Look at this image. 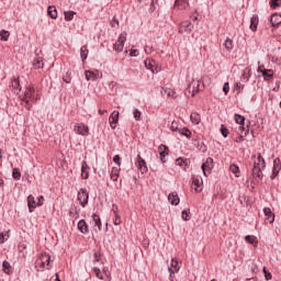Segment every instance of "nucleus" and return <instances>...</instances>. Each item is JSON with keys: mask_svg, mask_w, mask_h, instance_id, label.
<instances>
[{"mask_svg": "<svg viewBox=\"0 0 281 281\" xmlns=\"http://www.w3.org/2000/svg\"><path fill=\"white\" fill-rule=\"evenodd\" d=\"M50 262L52 257L48 254H42L35 261L36 271H45V269H49Z\"/></svg>", "mask_w": 281, "mask_h": 281, "instance_id": "obj_1", "label": "nucleus"}, {"mask_svg": "<svg viewBox=\"0 0 281 281\" xmlns=\"http://www.w3.org/2000/svg\"><path fill=\"white\" fill-rule=\"evenodd\" d=\"M180 269H181V262H179L177 258H172L170 266L168 267L170 281H175V273H179Z\"/></svg>", "mask_w": 281, "mask_h": 281, "instance_id": "obj_2", "label": "nucleus"}, {"mask_svg": "<svg viewBox=\"0 0 281 281\" xmlns=\"http://www.w3.org/2000/svg\"><path fill=\"white\" fill-rule=\"evenodd\" d=\"M24 98L26 100V104H30V102H36L41 97H38V92H36L34 87L29 86L24 92Z\"/></svg>", "mask_w": 281, "mask_h": 281, "instance_id": "obj_3", "label": "nucleus"}, {"mask_svg": "<svg viewBox=\"0 0 281 281\" xmlns=\"http://www.w3.org/2000/svg\"><path fill=\"white\" fill-rule=\"evenodd\" d=\"M93 273H94L95 278H98L99 280H104V278H108V280L111 281V272L109 271V268H106V267H103L102 270H100V268H98V267H94Z\"/></svg>", "mask_w": 281, "mask_h": 281, "instance_id": "obj_4", "label": "nucleus"}, {"mask_svg": "<svg viewBox=\"0 0 281 281\" xmlns=\"http://www.w3.org/2000/svg\"><path fill=\"white\" fill-rule=\"evenodd\" d=\"M124 43H126V33H121L119 35L117 41L114 43L113 45V49L114 52H116L117 54L124 52Z\"/></svg>", "mask_w": 281, "mask_h": 281, "instance_id": "obj_5", "label": "nucleus"}, {"mask_svg": "<svg viewBox=\"0 0 281 281\" xmlns=\"http://www.w3.org/2000/svg\"><path fill=\"white\" fill-rule=\"evenodd\" d=\"M74 132L76 135H81L82 137H89V127L85 123H76L74 125Z\"/></svg>", "mask_w": 281, "mask_h": 281, "instance_id": "obj_6", "label": "nucleus"}, {"mask_svg": "<svg viewBox=\"0 0 281 281\" xmlns=\"http://www.w3.org/2000/svg\"><path fill=\"white\" fill-rule=\"evenodd\" d=\"M194 30V24L190 21H183L179 24L178 32L179 34H190Z\"/></svg>", "mask_w": 281, "mask_h": 281, "instance_id": "obj_7", "label": "nucleus"}, {"mask_svg": "<svg viewBox=\"0 0 281 281\" xmlns=\"http://www.w3.org/2000/svg\"><path fill=\"white\" fill-rule=\"evenodd\" d=\"M258 74H261L263 80L269 81L273 79V70L265 68V65H260L257 69Z\"/></svg>", "mask_w": 281, "mask_h": 281, "instance_id": "obj_8", "label": "nucleus"}, {"mask_svg": "<svg viewBox=\"0 0 281 281\" xmlns=\"http://www.w3.org/2000/svg\"><path fill=\"white\" fill-rule=\"evenodd\" d=\"M135 166L142 175H146V172H148V166L146 165V160H144V158H142V156L139 155L136 157Z\"/></svg>", "mask_w": 281, "mask_h": 281, "instance_id": "obj_9", "label": "nucleus"}, {"mask_svg": "<svg viewBox=\"0 0 281 281\" xmlns=\"http://www.w3.org/2000/svg\"><path fill=\"white\" fill-rule=\"evenodd\" d=\"M77 199L81 206L87 207V203H89V192H87L86 189H80Z\"/></svg>", "mask_w": 281, "mask_h": 281, "instance_id": "obj_10", "label": "nucleus"}, {"mask_svg": "<svg viewBox=\"0 0 281 281\" xmlns=\"http://www.w3.org/2000/svg\"><path fill=\"white\" fill-rule=\"evenodd\" d=\"M202 171L204 177H207L210 172H212V169L214 168V159L206 158L205 162L202 164Z\"/></svg>", "mask_w": 281, "mask_h": 281, "instance_id": "obj_11", "label": "nucleus"}, {"mask_svg": "<svg viewBox=\"0 0 281 281\" xmlns=\"http://www.w3.org/2000/svg\"><path fill=\"white\" fill-rule=\"evenodd\" d=\"M192 189L195 192H202L203 190V178L201 176H193L192 177Z\"/></svg>", "mask_w": 281, "mask_h": 281, "instance_id": "obj_12", "label": "nucleus"}, {"mask_svg": "<svg viewBox=\"0 0 281 281\" xmlns=\"http://www.w3.org/2000/svg\"><path fill=\"white\" fill-rule=\"evenodd\" d=\"M111 213L113 216V225H122V216H120V209L117 207V205L113 204Z\"/></svg>", "mask_w": 281, "mask_h": 281, "instance_id": "obj_13", "label": "nucleus"}, {"mask_svg": "<svg viewBox=\"0 0 281 281\" xmlns=\"http://www.w3.org/2000/svg\"><path fill=\"white\" fill-rule=\"evenodd\" d=\"M120 121V112L113 111L110 115L109 123L111 128L115 130L117 128V122Z\"/></svg>", "mask_w": 281, "mask_h": 281, "instance_id": "obj_14", "label": "nucleus"}, {"mask_svg": "<svg viewBox=\"0 0 281 281\" xmlns=\"http://www.w3.org/2000/svg\"><path fill=\"white\" fill-rule=\"evenodd\" d=\"M280 170H281V161L280 158H276L273 160V167H272V175L270 177V179H276V177H278V175H280Z\"/></svg>", "mask_w": 281, "mask_h": 281, "instance_id": "obj_15", "label": "nucleus"}, {"mask_svg": "<svg viewBox=\"0 0 281 281\" xmlns=\"http://www.w3.org/2000/svg\"><path fill=\"white\" fill-rule=\"evenodd\" d=\"M254 167L261 169L267 168V164L265 162V158L262 157L261 154H257V157H255Z\"/></svg>", "mask_w": 281, "mask_h": 281, "instance_id": "obj_16", "label": "nucleus"}, {"mask_svg": "<svg viewBox=\"0 0 281 281\" xmlns=\"http://www.w3.org/2000/svg\"><path fill=\"white\" fill-rule=\"evenodd\" d=\"M146 69H149L153 74H158L159 69H157V61L154 59H146L145 60Z\"/></svg>", "mask_w": 281, "mask_h": 281, "instance_id": "obj_17", "label": "nucleus"}, {"mask_svg": "<svg viewBox=\"0 0 281 281\" xmlns=\"http://www.w3.org/2000/svg\"><path fill=\"white\" fill-rule=\"evenodd\" d=\"M158 153H159L161 162L166 164V157H168V153H169L168 146L160 145L158 147Z\"/></svg>", "mask_w": 281, "mask_h": 281, "instance_id": "obj_18", "label": "nucleus"}, {"mask_svg": "<svg viewBox=\"0 0 281 281\" xmlns=\"http://www.w3.org/2000/svg\"><path fill=\"white\" fill-rule=\"evenodd\" d=\"M263 213L266 216V223L273 224L276 221V214H273V212H271V210L269 207H265Z\"/></svg>", "mask_w": 281, "mask_h": 281, "instance_id": "obj_19", "label": "nucleus"}, {"mask_svg": "<svg viewBox=\"0 0 281 281\" xmlns=\"http://www.w3.org/2000/svg\"><path fill=\"white\" fill-rule=\"evenodd\" d=\"M234 120L236 124H239L238 131H247V127H245V116L235 114Z\"/></svg>", "mask_w": 281, "mask_h": 281, "instance_id": "obj_20", "label": "nucleus"}, {"mask_svg": "<svg viewBox=\"0 0 281 281\" xmlns=\"http://www.w3.org/2000/svg\"><path fill=\"white\" fill-rule=\"evenodd\" d=\"M262 170L265 169L260 167H252V177L256 181H262V177H263Z\"/></svg>", "mask_w": 281, "mask_h": 281, "instance_id": "obj_21", "label": "nucleus"}, {"mask_svg": "<svg viewBox=\"0 0 281 281\" xmlns=\"http://www.w3.org/2000/svg\"><path fill=\"white\" fill-rule=\"evenodd\" d=\"M238 137L235 139L237 144H240L241 142H245V137L249 135V127H246V130H238Z\"/></svg>", "mask_w": 281, "mask_h": 281, "instance_id": "obj_22", "label": "nucleus"}, {"mask_svg": "<svg viewBox=\"0 0 281 281\" xmlns=\"http://www.w3.org/2000/svg\"><path fill=\"white\" fill-rule=\"evenodd\" d=\"M27 205H29L30 212H34V210H36V207H38V204L36 202V199H34V195L27 196Z\"/></svg>", "mask_w": 281, "mask_h": 281, "instance_id": "obj_23", "label": "nucleus"}, {"mask_svg": "<svg viewBox=\"0 0 281 281\" xmlns=\"http://www.w3.org/2000/svg\"><path fill=\"white\" fill-rule=\"evenodd\" d=\"M11 87L13 89V93H21V81L19 80V78L12 79Z\"/></svg>", "mask_w": 281, "mask_h": 281, "instance_id": "obj_24", "label": "nucleus"}, {"mask_svg": "<svg viewBox=\"0 0 281 281\" xmlns=\"http://www.w3.org/2000/svg\"><path fill=\"white\" fill-rule=\"evenodd\" d=\"M78 229L79 232H81V234H89V225H87V222L85 220L79 221Z\"/></svg>", "mask_w": 281, "mask_h": 281, "instance_id": "obj_25", "label": "nucleus"}, {"mask_svg": "<svg viewBox=\"0 0 281 281\" xmlns=\"http://www.w3.org/2000/svg\"><path fill=\"white\" fill-rule=\"evenodd\" d=\"M81 177L82 179H89V165L85 160L81 162Z\"/></svg>", "mask_w": 281, "mask_h": 281, "instance_id": "obj_26", "label": "nucleus"}, {"mask_svg": "<svg viewBox=\"0 0 281 281\" xmlns=\"http://www.w3.org/2000/svg\"><path fill=\"white\" fill-rule=\"evenodd\" d=\"M258 23H260V20L258 15H252L250 19V30L251 32H256L258 30Z\"/></svg>", "mask_w": 281, "mask_h": 281, "instance_id": "obj_27", "label": "nucleus"}, {"mask_svg": "<svg viewBox=\"0 0 281 281\" xmlns=\"http://www.w3.org/2000/svg\"><path fill=\"white\" fill-rule=\"evenodd\" d=\"M168 201L171 203V205H178L180 201L179 194L177 192L169 193Z\"/></svg>", "mask_w": 281, "mask_h": 281, "instance_id": "obj_28", "label": "nucleus"}, {"mask_svg": "<svg viewBox=\"0 0 281 281\" xmlns=\"http://www.w3.org/2000/svg\"><path fill=\"white\" fill-rule=\"evenodd\" d=\"M85 76H86L87 80L94 81V80H98L99 72H98V70H95V71L86 70Z\"/></svg>", "mask_w": 281, "mask_h": 281, "instance_id": "obj_29", "label": "nucleus"}, {"mask_svg": "<svg viewBox=\"0 0 281 281\" xmlns=\"http://www.w3.org/2000/svg\"><path fill=\"white\" fill-rule=\"evenodd\" d=\"M188 5V0H176L175 2V8H177V10H186Z\"/></svg>", "mask_w": 281, "mask_h": 281, "instance_id": "obj_30", "label": "nucleus"}, {"mask_svg": "<svg viewBox=\"0 0 281 281\" xmlns=\"http://www.w3.org/2000/svg\"><path fill=\"white\" fill-rule=\"evenodd\" d=\"M120 167H113L110 173V179L112 181H117V179L120 178Z\"/></svg>", "mask_w": 281, "mask_h": 281, "instance_id": "obj_31", "label": "nucleus"}, {"mask_svg": "<svg viewBox=\"0 0 281 281\" xmlns=\"http://www.w3.org/2000/svg\"><path fill=\"white\" fill-rule=\"evenodd\" d=\"M190 120H191L192 124L199 125V124H201V114H199L196 112H192L190 115Z\"/></svg>", "mask_w": 281, "mask_h": 281, "instance_id": "obj_32", "label": "nucleus"}, {"mask_svg": "<svg viewBox=\"0 0 281 281\" xmlns=\"http://www.w3.org/2000/svg\"><path fill=\"white\" fill-rule=\"evenodd\" d=\"M47 14L50 16V19H58V11L56 10V7L49 5L47 9Z\"/></svg>", "mask_w": 281, "mask_h": 281, "instance_id": "obj_33", "label": "nucleus"}, {"mask_svg": "<svg viewBox=\"0 0 281 281\" xmlns=\"http://www.w3.org/2000/svg\"><path fill=\"white\" fill-rule=\"evenodd\" d=\"M270 23L273 27L280 25L281 23V15L280 14H272L270 19Z\"/></svg>", "mask_w": 281, "mask_h": 281, "instance_id": "obj_34", "label": "nucleus"}, {"mask_svg": "<svg viewBox=\"0 0 281 281\" xmlns=\"http://www.w3.org/2000/svg\"><path fill=\"white\" fill-rule=\"evenodd\" d=\"M92 221L94 223V226L98 227L99 232H102V221L100 220V215L93 214Z\"/></svg>", "mask_w": 281, "mask_h": 281, "instance_id": "obj_35", "label": "nucleus"}, {"mask_svg": "<svg viewBox=\"0 0 281 281\" xmlns=\"http://www.w3.org/2000/svg\"><path fill=\"white\" fill-rule=\"evenodd\" d=\"M246 243H249L250 245H254V247H256V245H258V237L254 236V235H247L245 237Z\"/></svg>", "mask_w": 281, "mask_h": 281, "instance_id": "obj_36", "label": "nucleus"}, {"mask_svg": "<svg viewBox=\"0 0 281 281\" xmlns=\"http://www.w3.org/2000/svg\"><path fill=\"white\" fill-rule=\"evenodd\" d=\"M33 67H34V69H43V67H44L43 58L36 57V58L33 60Z\"/></svg>", "mask_w": 281, "mask_h": 281, "instance_id": "obj_37", "label": "nucleus"}, {"mask_svg": "<svg viewBox=\"0 0 281 281\" xmlns=\"http://www.w3.org/2000/svg\"><path fill=\"white\" fill-rule=\"evenodd\" d=\"M80 56H81V60L82 63H85V60L87 59V57L89 56V48H87V45L82 46L80 48Z\"/></svg>", "mask_w": 281, "mask_h": 281, "instance_id": "obj_38", "label": "nucleus"}, {"mask_svg": "<svg viewBox=\"0 0 281 281\" xmlns=\"http://www.w3.org/2000/svg\"><path fill=\"white\" fill-rule=\"evenodd\" d=\"M179 133L187 137L188 139L192 138V131H190L188 127H182L179 130Z\"/></svg>", "mask_w": 281, "mask_h": 281, "instance_id": "obj_39", "label": "nucleus"}, {"mask_svg": "<svg viewBox=\"0 0 281 281\" xmlns=\"http://www.w3.org/2000/svg\"><path fill=\"white\" fill-rule=\"evenodd\" d=\"M224 47L227 49V52H232L234 49V41L232 38L227 37L224 42Z\"/></svg>", "mask_w": 281, "mask_h": 281, "instance_id": "obj_40", "label": "nucleus"}, {"mask_svg": "<svg viewBox=\"0 0 281 281\" xmlns=\"http://www.w3.org/2000/svg\"><path fill=\"white\" fill-rule=\"evenodd\" d=\"M2 270H3L4 273H7L8 276H10V273H12V266L10 265V262L3 261V263H2Z\"/></svg>", "mask_w": 281, "mask_h": 281, "instance_id": "obj_41", "label": "nucleus"}, {"mask_svg": "<svg viewBox=\"0 0 281 281\" xmlns=\"http://www.w3.org/2000/svg\"><path fill=\"white\" fill-rule=\"evenodd\" d=\"M176 166H179L180 168H188V159H183V158L176 159Z\"/></svg>", "mask_w": 281, "mask_h": 281, "instance_id": "obj_42", "label": "nucleus"}, {"mask_svg": "<svg viewBox=\"0 0 281 281\" xmlns=\"http://www.w3.org/2000/svg\"><path fill=\"white\" fill-rule=\"evenodd\" d=\"M10 238V231L0 233V245H3Z\"/></svg>", "mask_w": 281, "mask_h": 281, "instance_id": "obj_43", "label": "nucleus"}, {"mask_svg": "<svg viewBox=\"0 0 281 281\" xmlns=\"http://www.w3.org/2000/svg\"><path fill=\"white\" fill-rule=\"evenodd\" d=\"M229 170L235 175V177H240V168H238V166L231 165Z\"/></svg>", "mask_w": 281, "mask_h": 281, "instance_id": "obj_44", "label": "nucleus"}, {"mask_svg": "<svg viewBox=\"0 0 281 281\" xmlns=\"http://www.w3.org/2000/svg\"><path fill=\"white\" fill-rule=\"evenodd\" d=\"M0 37H1V41L8 42L10 38V33L5 30H1Z\"/></svg>", "mask_w": 281, "mask_h": 281, "instance_id": "obj_45", "label": "nucleus"}, {"mask_svg": "<svg viewBox=\"0 0 281 281\" xmlns=\"http://www.w3.org/2000/svg\"><path fill=\"white\" fill-rule=\"evenodd\" d=\"M74 14H76L74 11H66L64 13L65 21H74Z\"/></svg>", "mask_w": 281, "mask_h": 281, "instance_id": "obj_46", "label": "nucleus"}, {"mask_svg": "<svg viewBox=\"0 0 281 281\" xmlns=\"http://www.w3.org/2000/svg\"><path fill=\"white\" fill-rule=\"evenodd\" d=\"M133 115L136 122H139V120H142V111L134 109Z\"/></svg>", "mask_w": 281, "mask_h": 281, "instance_id": "obj_47", "label": "nucleus"}, {"mask_svg": "<svg viewBox=\"0 0 281 281\" xmlns=\"http://www.w3.org/2000/svg\"><path fill=\"white\" fill-rule=\"evenodd\" d=\"M12 177H13V179H15V181H19L21 179V171H19V169L14 168L13 172H12Z\"/></svg>", "mask_w": 281, "mask_h": 281, "instance_id": "obj_48", "label": "nucleus"}, {"mask_svg": "<svg viewBox=\"0 0 281 281\" xmlns=\"http://www.w3.org/2000/svg\"><path fill=\"white\" fill-rule=\"evenodd\" d=\"M221 134L223 135V137H227L229 135V130L226 128L225 125H221Z\"/></svg>", "mask_w": 281, "mask_h": 281, "instance_id": "obj_49", "label": "nucleus"}, {"mask_svg": "<svg viewBox=\"0 0 281 281\" xmlns=\"http://www.w3.org/2000/svg\"><path fill=\"white\" fill-rule=\"evenodd\" d=\"M263 273H265V278H266L267 281H269L273 278L271 272H269V270H267V267H263Z\"/></svg>", "mask_w": 281, "mask_h": 281, "instance_id": "obj_50", "label": "nucleus"}, {"mask_svg": "<svg viewBox=\"0 0 281 281\" xmlns=\"http://www.w3.org/2000/svg\"><path fill=\"white\" fill-rule=\"evenodd\" d=\"M170 130L173 131V132H177L179 133V131H181V128H179V123H177L176 121H173L170 125Z\"/></svg>", "mask_w": 281, "mask_h": 281, "instance_id": "obj_51", "label": "nucleus"}, {"mask_svg": "<svg viewBox=\"0 0 281 281\" xmlns=\"http://www.w3.org/2000/svg\"><path fill=\"white\" fill-rule=\"evenodd\" d=\"M243 89H245V85L237 82L235 85V91H237V93H240V91H243Z\"/></svg>", "mask_w": 281, "mask_h": 281, "instance_id": "obj_52", "label": "nucleus"}, {"mask_svg": "<svg viewBox=\"0 0 281 281\" xmlns=\"http://www.w3.org/2000/svg\"><path fill=\"white\" fill-rule=\"evenodd\" d=\"M113 161H114V164L117 165V168H120V166H122L120 155H115L113 158Z\"/></svg>", "mask_w": 281, "mask_h": 281, "instance_id": "obj_53", "label": "nucleus"}, {"mask_svg": "<svg viewBox=\"0 0 281 281\" xmlns=\"http://www.w3.org/2000/svg\"><path fill=\"white\" fill-rule=\"evenodd\" d=\"M130 56L132 58H135V57L139 56V50L138 49H131L130 50Z\"/></svg>", "mask_w": 281, "mask_h": 281, "instance_id": "obj_54", "label": "nucleus"}, {"mask_svg": "<svg viewBox=\"0 0 281 281\" xmlns=\"http://www.w3.org/2000/svg\"><path fill=\"white\" fill-rule=\"evenodd\" d=\"M181 216L183 221H190V214L188 213V211H182Z\"/></svg>", "mask_w": 281, "mask_h": 281, "instance_id": "obj_55", "label": "nucleus"}, {"mask_svg": "<svg viewBox=\"0 0 281 281\" xmlns=\"http://www.w3.org/2000/svg\"><path fill=\"white\" fill-rule=\"evenodd\" d=\"M223 91H224L225 95H227L229 93V82L224 83Z\"/></svg>", "mask_w": 281, "mask_h": 281, "instance_id": "obj_56", "label": "nucleus"}, {"mask_svg": "<svg viewBox=\"0 0 281 281\" xmlns=\"http://www.w3.org/2000/svg\"><path fill=\"white\" fill-rule=\"evenodd\" d=\"M199 87H201V81H198L196 88H193V93L191 94V98H194V95L199 93Z\"/></svg>", "mask_w": 281, "mask_h": 281, "instance_id": "obj_57", "label": "nucleus"}, {"mask_svg": "<svg viewBox=\"0 0 281 281\" xmlns=\"http://www.w3.org/2000/svg\"><path fill=\"white\" fill-rule=\"evenodd\" d=\"M44 201H45V198H43V195H40L36 201L37 207H41V205H43Z\"/></svg>", "mask_w": 281, "mask_h": 281, "instance_id": "obj_58", "label": "nucleus"}, {"mask_svg": "<svg viewBox=\"0 0 281 281\" xmlns=\"http://www.w3.org/2000/svg\"><path fill=\"white\" fill-rule=\"evenodd\" d=\"M280 5V0H271V8H278Z\"/></svg>", "mask_w": 281, "mask_h": 281, "instance_id": "obj_59", "label": "nucleus"}, {"mask_svg": "<svg viewBox=\"0 0 281 281\" xmlns=\"http://www.w3.org/2000/svg\"><path fill=\"white\" fill-rule=\"evenodd\" d=\"M167 95H177V92L169 88V90H167Z\"/></svg>", "mask_w": 281, "mask_h": 281, "instance_id": "obj_60", "label": "nucleus"}, {"mask_svg": "<svg viewBox=\"0 0 281 281\" xmlns=\"http://www.w3.org/2000/svg\"><path fill=\"white\" fill-rule=\"evenodd\" d=\"M115 25H120V22L117 21L116 18H113V20H112V27H115Z\"/></svg>", "mask_w": 281, "mask_h": 281, "instance_id": "obj_61", "label": "nucleus"}, {"mask_svg": "<svg viewBox=\"0 0 281 281\" xmlns=\"http://www.w3.org/2000/svg\"><path fill=\"white\" fill-rule=\"evenodd\" d=\"M169 88H162L160 93L161 95H166V93L168 94Z\"/></svg>", "mask_w": 281, "mask_h": 281, "instance_id": "obj_62", "label": "nucleus"}, {"mask_svg": "<svg viewBox=\"0 0 281 281\" xmlns=\"http://www.w3.org/2000/svg\"><path fill=\"white\" fill-rule=\"evenodd\" d=\"M145 52H146V54H153V47L146 46Z\"/></svg>", "mask_w": 281, "mask_h": 281, "instance_id": "obj_63", "label": "nucleus"}, {"mask_svg": "<svg viewBox=\"0 0 281 281\" xmlns=\"http://www.w3.org/2000/svg\"><path fill=\"white\" fill-rule=\"evenodd\" d=\"M106 113V110H99V115H104Z\"/></svg>", "mask_w": 281, "mask_h": 281, "instance_id": "obj_64", "label": "nucleus"}]
</instances>
